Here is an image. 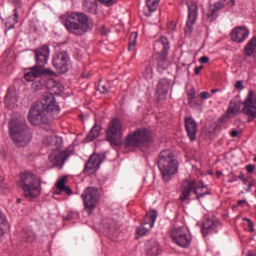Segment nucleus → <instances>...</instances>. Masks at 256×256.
Segmentation results:
<instances>
[{"label":"nucleus","mask_w":256,"mask_h":256,"mask_svg":"<svg viewBox=\"0 0 256 256\" xmlns=\"http://www.w3.org/2000/svg\"><path fill=\"white\" fill-rule=\"evenodd\" d=\"M10 137L17 147H27L33 139V134L29 131L27 123L14 121L9 125Z\"/></svg>","instance_id":"6"},{"label":"nucleus","mask_w":256,"mask_h":256,"mask_svg":"<svg viewBox=\"0 0 256 256\" xmlns=\"http://www.w3.org/2000/svg\"><path fill=\"white\" fill-rule=\"evenodd\" d=\"M100 3H103V5H106L107 7H111L112 5H115V0H98Z\"/></svg>","instance_id":"41"},{"label":"nucleus","mask_w":256,"mask_h":256,"mask_svg":"<svg viewBox=\"0 0 256 256\" xmlns=\"http://www.w3.org/2000/svg\"><path fill=\"white\" fill-rule=\"evenodd\" d=\"M144 77L146 79H153V66L151 64H148L144 71Z\"/></svg>","instance_id":"34"},{"label":"nucleus","mask_w":256,"mask_h":256,"mask_svg":"<svg viewBox=\"0 0 256 256\" xmlns=\"http://www.w3.org/2000/svg\"><path fill=\"white\" fill-rule=\"evenodd\" d=\"M69 157H71L69 150H54L49 155V161L52 163L53 167H60L61 169Z\"/></svg>","instance_id":"17"},{"label":"nucleus","mask_w":256,"mask_h":256,"mask_svg":"<svg viewBox=\"0 0 256 256\" xmlns=\"http://www.w3.org/2000/svg\"><path fill=\"white\" fill-rule=\"evenodd\" d=\"M9 229V222H7V218L5 214L0 211V243L3 242V237H5V233Z\"/></svg>","instance_id":"25"},{"label":"nucleus","mask_w":256,"mask_h":256,"mask_svg":"<svg viewBox=\"0 0 256 256\" xmlns=\"http://www.w3.org/2000/svg\"><path fill=\"white\" fill-rule=\"evenodd\" d=\"M184 124H185L186 133L190 141H195V139H197V131H198L197 122L195 121V119L191 117H186L184 119Z\"/></svg>","instance_id":"21"},{"label":"nucleus","mask_w":256,"mask_h":256,"mask_svg":"<svg viewBox=\"0 0 256 256\" xmlns=\"http://www.w3.org/2000/svg\"><path fill=\"white\" fill-rule=\"evenodd\" d=\"M200 98L201 99H211V94L209 92H201L200 93Z\"/></svg>","instance_id":"42"},{"label":"nucleus","mask_w":256,"mask_h":256,"mask_svg":"<svg viewBox=\"0 0 256 256\" xmlns=\"http://www.w3.org/2000/svg\"><path fill=\"white\" fill-rule=\"evenodd\" d=\"M98 91L100 93H102L103 95H105L106 93H109V88L107 86H105V84H98Z\"/></svg>","instance_id":"38"},{"label":"nucleus","mask_w":256,"mask_h":256,"mask_svg":"<svg viewBox=\"0 0 256 256\" xmlns=\"http://www.w3.org/2000/svg\"><path fill=\"white\" fill-rule=\"evenodd\" d=\"M238 179L244 180L245 179V174H243V172H240L238 175Z\"/></svg>","instance_id":"56"},{"label":"nucleus","mask_w":256,"mask_h":256,"mask_svg":"<svg viewBox=\"0 0 256 256\" xmlns=\"http://www.w3.org/2000/svg\"><path fill=\"white\" fill-rule=\"evenodd\" d=\"M79 119H83V114H80V115H79Z\"/></svg>","instance_id":"64"},{"label":"nucleus","mask_w":256,"mask_h":256,"mask_svg":"<svg viewBox=\"0 0 256 256\" xmlns=\"http://www.w3.org/2000/svg\"><path fill=\"white\" fill-rule=\"evenodd\" d=\"M221 227V221L215 217H207L202 223L201 231L203 237H207L213 233H217V229Z\"/></svg>","instance_id":"16"},{"label":"nucleus","mask_w":256,"mask_h":256,"mask_svg":"<svg viewBox=\"0 0 256 256\" xmlns=\"http://www.w3.org/2000/svg\"><path fill=\"white\" fill-rule=\"evenodd\" d=\"M18 186L24 191L26 199H36L41 195V178L33 173L22 174Z\"/></svg>","instance_id":"5"},{"label":"nucleus","mask_w":256,"mask_h":256,"mask_svg":"<svg viewBox=\"0 0 256 256\" xmlns=\"http://www.w3.org/2000/svg\"><path fill=\"white\" fill-rule=\"evenodd\" d=\"M60 112L61 108L53 95L44 93L40 102L31 105L28 112V121L31 125H51Z\"/></svg>","instance_id":"1"},{"label":"nucleus","mask_w":256,"mask_h":256,"mask_svg":"<svg viewBox=\"0 0 256 256\" xmlns=\"http://www.w3.org/2000/svg\"><path fill=\"white\" fill-rule=\"evenodd\" d=\"M246 171L248 173H253L255 171V165H253V164L246 165Z\"/></svg>","instance_id":"45"},{"label":"nucleus","mask_w":256,"mask_h":256,"mask_svg":"<svg viewBox=\"0 0 256 256\" xmlns=\"http://www.w3.org/2000/svg\"><path fill=\"white\" fill-rule=\"evenodd\" d=\"M178 165L179 162H177L171 150L166 149L159 153L157 166L161 172L163 181L166 183L171 181V177L177 173Z\"/></svg>","instance_id":"4"},{"label":"nucleus","mask_w":256,"mask_h":256,"mask_svg":"<svg viewBox=\"0 0 256 256\" xmlns=\"http://www.w3.org/2000/svg\"><path fill=\"white\" fill-rule=\"evenodd\" d=\"M65 183H67V177H62L56 183L57 189H59V191H61L65 187Z\"/></svg>","instance_id":"37"},{"label":"nucleus","mask_w":256,"mask_h":256,"mask_svg":"<svg viewBox=\"0 0 256 256\" xmlns=\"http://www.w3.org/2000/svg\"><path fill=\"white\" fill-rule=\"evenodd\" d=\"M3 189H5V180L0 176V191H3Z\"/></svg>","instance_id":"50"},{"label":"nucleus","mask_w":256,"mask_h":256,"mask_svg":"<svg viewBox=\"0 0 256 256\" xmlns=\"http://www.w3.org/2000/svg\"><path fill=\"white\" fill-rule=\"evenodd\" d=\"M200 189H205L203 181H200L199 185H197V181L195 180L183 181L181 185V195L179 197L180 201H187L191 195V191H193L198 200H200L201 197H205V195H209V192H199Z\"/></svg>","instance_id":"8"},{"label":"nucleus","mask_w":256,"mask_h":256,"mask_svg":"<svg viewBox=\"0 0 256 256\" xmlns=\"http://www.w3.org/2000/svg\"><path fill=\"white\" fill-rule=\"evenodd\" d=\"M35 55L36 65L30 68V71L24 75L25 81L31 82L33 79H39V77H53L55 72L49 68H45L47 61H49V47L43 45L33 50Z\"/></svg>","instance_id":"2"},{"label":"nucleus","mask_w":256,"mask_h":256,"mask_svg":"<svg viewBox=\"0 0 256 256\" xmlns=\"http://www.w3.org/2000/svg\"><path fill=\"white\" fill-rule=\"evenodd\" d=\"M44 85L48 91L52 92L57 87V81L55 79H48Z\"/></svg>","instance_id":"33"},{"label":"nucleus","mask_w":256,"mask_h":256,"mask_svg":"<svg viewBox=\"0 0 256 256\" xmlns=\"http://www.w3.org/2000/svg\"><path fill=\"white\" fill-rule=\"evenodd\" d=\"M46 141H53V138H51V137L46 138Z\"/></svg>","instance_id":"62"},{"label":"nucleus","mask_w":256,"mask_h":256,"mask_svg":"<svg viewBox=\"0 0 256 256\" xmlns=\"http://www.w3.org/2000/svg\"><path fill=\"white\" fill-rule=\"evenodd\" d=\"M69 54L60 52L53 57L52 65L58 73H67L69 71Z\"/></svg>","instance_id":"13"},{"label":"nucleus","mask_w":256,"mask_h":256,"mask_svg":"<svg viewBox=\"0 0 256 256\" xmlns=\"http://www.w3.org/2000/svg\"><path fill=\"white\" fill-rule=\"evenodd\" d=\"M5 104L8 109H13L17 104V90L15 87L8 88L7 94L5 96Z\"/></svg>","instance_id":"22"},{"label":"nucleus","mask_w":256,"mask_h":256,"mask_svg":"<svg viewBox=\"0 0 256 256\" xmlns=\"http://www.w3.org/2000/svg\"><path fill=\"white\" fill-rule=\"evenodd\" d=\"M23 238L25 241H34L35 240V233L31 230L24 231Z\"/></svg>","instance_id":"35"},{"label":"nucleus","mask_w":256,"mask_h":256,"mask_svg":"<svg viewBox=\"0 0 256 256\" xmlns=\"http://www.w3.org/2000/svg\"><path fill=\"white\" fill-rule=\"evenodd\" d=\"M156 93H158L159 97H161V95L165 97L167 93H169V86L159 82L156 87Z\"/></svg>","instance_id":"29"},{"label":"nucleus","mask_w":256,"mask_h":256,"mask_svg":"<svg viewBox=\"0 0 256 256\" xmlns=\"http://www.w3.org/2000/svg\"><path fill=\"white\" fill-rule=\"evenodd\" d=\"M137 43V32H132L129 37V50Z\"/></svg>","instance_id":"36"},{"label":"nucleus","mask_w":256,"mask_h":256,"mask_svg":"<svg viewBox=\"0 0 256 256\" xmlns=\"http://www.w3.org/2000/svg\"><path fill=\"white\" fill-rule=\"evenodd\" d=\"M151 133L147 128H137L125 138V147H141L145 143H149Z\"/></svg>","instance_id":"10"},{"label":"nucleus","mask_w":256,"mask_h":256,"mask_svg":"<svg viewBox=\"0 0 256 256\" xmlns=\"http://www.w3.org/2000/svg\"><path fill=\"white\" fill-rule=\"evenodd\" d=\"M197 13H198L197 3L189 2L188 3V20L184 28L185 35H191V33H193V25H195V22L197 21Z\"/></svg>","instance_id":"15"},{"label":"nucleus","mask_w":256,"mask_h":256,"mask_svg":"<svg viewBox=\"0 0 256 256\" xmlns=\"http://www.w3.org/2000/svg\"><path fill=\"white\" fill-rule=\"evenodd\" d=\"M252 187H253V183L250 182L249 185H248V187H247V189H246V192H247V193H250Z\"/></svg>","instance_id":"54"},{"label":"nucleus","mask_w":256,"mask_h":256,"mask_svg":"<svg viewBox=\"0 0 256 256\" xmlns=\"http://www.w3.org/2000/svg\"><path fill=\"white\" fill-rule=\"evenodd\" d=\"M201 71H203V65L196 66V68L194 69L195 75H199V73H201Z\"/></svg>","instance_id":"48"},{"label":"nucleus","mask_w":256,"mask_h":256,"mask_svg":"<svg viewBox=\"0 0 256 256\" xmlns=\"http://www.w3.org/2000/svg\"><path fill=\"white\" fill-rule=\"evenodd\" d=\"M231 137H237L239 135V131L237 130H232L230 133Z\"/></svg>","instance_id":"52"},{"label":"nucleus","mask_w":256,"mask_h":256,"mask_svg":"<svg viewBox=\"0 0 256 256\" xmlns=\"http://www.w3.org/2000/svg\"><path fill=\"white\" fill-rule=\"evenodd\" d=\"M243 221H246L247 223H248V227H249V229H250V232L251 233H253L254 231H255V229L253 228L254 227V223H253V221H251V219H249V218H243Z\"/></svg>","instance_id":"40"},{"label":"nucleus","mask_w":256,"mask_h":256,"mask_svg":"<svg viewBox=\"0 0 256 256\" xmlns=\"http://www.w3.org/2000/svg\"><path fill=\"white\" fill-rule=\"evenodd\" d=\"M63 219H64V221H70L71 215H68L67 217H64Z\"/></svg>","instance_id":"59"},{"label":"nucleus","mask_w":256,"mask_h":256,"mask_svg":"<svg viewBox=\"0 0 256 256\" xmlns=\"http://www.w3.org/2000/svg\"><path fill=\"white\" fill-rule=\"evenodd\" d=\"M157 219V211L152 210L148 212L144 218V223L137 229V233L140 236H143L152 229L153 225H155V221Z\"/></svg>","instance_id":"18"},{"label":"nucleus","mask_w":256,"mask_h":256,"mask_svg":"<svg viewBox=\"0 0 256 256\" xmlns=\"http://www.w3.org/2000/svg\"><path fill=\"white\" fill-rule=\"evenodd\" d=\"M245 203H247V200H238V205H243V204H245Z\"/></svg>","instance_id":"57"},{"label":"nucleus","mask_w":256,"mask_h":256,"mask_svg":"<svg viewBox=\"0 0 256 256\" xmlns=\"http://www.w3.org/2000/svg\"><path fill=\"white\" fill-rule=\"evenodd\" d=\"M106 140L111 147H119L123 144V125L119 119L115 118L110 122L106 130Z\"/></svg>","instance_id":"9"},{"label":"nucleus","mask_w":256,"mask_h":256,"mask_svg":"<svg viewBox=\"0 0 256 256\" xmlns=\"http://www.w3.org/2000/svg\"><path fill=\"white\" fill-rule=\"evenodd\" d=\"M46 93H49L50 95H52V97L55 98L54 95H61V93H63V86L60 83L56 82V86L54 87V89H52L51 92Z\"/></svg>","instance_id":"32"},{"label":"nucleus","mask_w":256,"mask_h":256,"mask_svg":"<svg viewBox=\"0 0 256 256\" xmlns=\"http://www.w3.org/2000/svg\"><path fill=\"white\" fill-rule=\"evenodd\" d=\"M171 238L180 247H189L191 245V236L185 233V228L183 227L174 228L171 231Z\"/></svg>","instance_id":"14"},{"label":"nucleus","mask_w":256,"mask_h":256,"mask_svg":"<svg viewBox=\"0 0 256 256\" xmlns=\"http://www.w3.org/2000/svg\"><path fill=\"white\" fill-rule=\"evenodd\" d=\"M17 203H21V198H18V199H17Z\"/></svg>","instance_id":"63"},{"label":"nucleus","mask_w":256,"mask_h":256,"mask_svg":"<svg viewBox=\"0 0 256 256\" xmlns=\"http://www.w3.org/2000/svg\"><path fill=\"white\" fill-rule=\"evenodd\" d=\"M160 1L161 0H146V7L150 11V13L157 11V7H159Z\"/></svg>","instance_id":"31"},{"label":"nucleus","mask_w":256,"mask_h":256,"mask_svg":"<svg viewBox=\"0 0 256 256\" xmlns=\"http://www.w3.org/2000/svg\"><path fill=\"white\" fill-rule=\"evenodd\" d=\"M256 52V37H253L248 41L246 46L244 47V53L247 55V57H251L253 53Z\"/></svg>","instance_id":"26"},{"label":"nucleus","mask_w":256,"mask_h":256,"mask_svg":"<svg viewBox=\"0 0 256 256\" xmlns=\"http://www.w3.org/2000/svg\"><path fill=\"white\" fill-rule=\"evenodd\" d=\"M14 18L15 19H19V14L17 13V9L14 10Z\"/></svg>","instance_id":"58"},{"label":"nucleus","mask_w":256,"mask_h":256,"mask_svg":"<svg viewBox=\"0 0 256 256\" xmlns=\"http://www.w3.org/2000/svg\"><path fill=\"white\" fill-rule=\"evenodd\" d=\"M235 89H238V91H243V81L238 80L235 84Z\"/></svg>","instance_id":"43"},{"label":"nucleus","mask_w":256,"mask_h":256,"mask_svg":"<svg viewBox=\"0 0 256 256\" xmlns=\"http://www.w3.org/2000/svg\"><path fill=\"white\" fill-rule=\"evenodd\" d=\"M169 49V40L165 36H162L154 43V51L156 53V65L159 73H163V71L167 69L166 61Z\"/></svg>","instance_id":"7"},{"label":"nucleus","mask_w":256,"mask_h":256,"mask_svg":"<svg viewBox=\"0 0 256 256\" xmlns=\"http://www.w3.org/2000/svg\"><path fill=\"white\" fill-rule=\"evenodd\" d=\"M221 9H225V4L216 3L214 7L206 13V21H208V23H213V21L217 19V13H219Z\"/></svg>","instance_id":"23"},{"label":"nucleus","mask_w":256,"mask_h":256,"mask_svg":"<svg viewBox=\"0 0 256 256\" xmlns=\"http://www.w3.org/2000/svg\"><path fill=\"white\" fill-rule=\"evenodd\" d=\"M14 5H21V0H11Z\"/></svg>","instance_id":"55"},{"label":"nucleus","mask_w":256,"mask_h":256,"mask_svg":"<svg viewBox=\"0 0 256 256\" xmlns=\"http://www.w3.org/2000/svg\"><path fill=\"white\" fill-rule=\"evenodd\" d=\"M195 95H196V93L193 89L187 93V99H188L189 105H191V103H193V100L195 99Z\"/></svg>","instance_id":"39"},{"label":"nucleus","mask_w":256,"mask_h":256,"mask_svg":"<svg viewBox=\"0 0 256 256\" xmlns=\"http://www.w3.org/2000/svg\"><path fill=\"white\" fill-rule=\"evenodd\" d=\"M37 78H34L32 81V89L33 91H41V89H43L45 87V80H35Z\"/></svg>","instance_id":"30"},{"label":"nucleus","mask_w":256,"mask_h":256,"mask_svg":"<svg viewBox=\"0 0 256 256\" xmlns=\"http://www.w3.org/2000/svg\"><path fill=\"white\" fill-rule=\"evenodd\" d=\"M102 228L107 237H113V235L117 233L119 225L117 224V221H115V219L113 218H104L102 220Z\"/></svg>","instance_id":"20"},{"label":"nucleus","mask_w":256,"mask_h":256,"mask_svg":"<svg viewBox=\"0 0 256 256\" xmlns=\"http://www.w3.org/2000/svg\"><path fill=\"white\" fill-rule=\"evenodd\" d=\"M245 256H256V251H248Z\"/></svg>","instance_id":"53"},{"label":"nucleus","mask_w":256,"mask_h":256,"mask_svg":"<svg viewBox=\"0 0 256 256\" xmlns=\"http://www.w3.org/2000/svg\"><path fill=\"white\" fill-rule=\"evenodd\" d=\"M100 33L102 35H108L109 34V30L105 26H101L100 27Z\"/></svg>","instance_id":"46"},{"label":"nucleus","mask_w":256,"mask_h":256,"mask_svg":"<svg viewBox=\"0 0 256 256\" xmlns=\"http://www.w3.org/2000/svg\"><path fill=\"white\" fill-rule=\"evenodd\" d=\"M103 161H105V156L93 153L85 163L83 173L86 175H95V172L99 171V167H101Z\"/></svg>","instance_id":"12"},{"label":"nucleus","mask_w":256,"mask_h":256,"mask_svg":"<svg viewBox=\"0 0 256 256\" xmlns=\"http://www.w3.org/2000/svg\"><path fill=\"white\" fill-rule=\"evenodd\" d=\"M238 179V176L233 175L232 178L228 180V183H235V181H237Z\"/></svg>","instance_id":"51"},{"label":"nucleus","mask_w":256,"mask_h":256,"mask_svg":"<svg viewBox=\"0 0 256 256\" xmlns=\"http://www.w3.org/2000/svg\"><path fill=\"white\" fill-rule=\"evenodd\" d=\"M63 25L71 35L75 37H83L85 33L91 31V24H89V16L83 12H72L64 19Z\"/></svg>","instance_id":"3"},{"label":"nucleus","mask_w":256,"mask_h":256,"mask_svg":"<svg viewBox=\"0 0 256 256\" xmlns=\"http://www.w3.org/2000/svg\"><path fill=\"white\" fill-rule=\"evenodd\" d=\"M200 63H209V57L207 56H202L200 59H199Z\"/></svg>","instance_id":"49"},{"label":"nucleus","mask_w":256,"mask_h":256,"mask_svg":"<svg viewBox=\"0 0 256 256\" xmlns=\"http://www.w3.org/2000/svg\"><path fill=\"white\" fill-rule=\"evenodd\" d=\"M245 102H243V105ZM241 105L242 103L240 101H234L230 102V105L227 110L228 115H237V113H241Z\"/></svg>","instance_id":"27"},{"label":"nucleus","mask_w":256,"mask_h":256,"mask_svg":"<svg viewBox=\"0 0 256 256\" xmlns=\"http://www.w3.org/2000/svg\"><path fill=\"white\" fill-rule=\"evenodd\" d=\"M63 193H66V195H73V190H71V188L65 186L62 190Z\"/></svg>","instance_id":"44"},{"label":"nucleus","mask_w":256,"mask_h":256,"mask_svg":"<svg viewBox=\"0 0 256 256\" xmlns=\"http://www.w3.org/2000/svg\"><path fill=\"white\" fill-rule=\"evenodd\" d=\"M229 7H235V0H223Z\"/></svg>","instance_id":"47"},{"label":"nucleus","mask_w":256,"mask_h":256,"mask_svg":"<svg viewBox=\"0 0 256 256\" xmlns=\"http://www.w3.org/2000/svg\"><path fill=\"white\" fill-rule=\"evenodd\" d=\"M242 183H243L244 185H247V183H248L247 178H244V179L242 180Z\"/></svg>","instance_id":"60"},{"label":"nucleus","mask_w":256,"mask_h":256,"mask_svg":"<svg viewBox=\"0 0 256 256\" xmlns=\"http://www.w3.org/2000/svg\"><path fill=\"white\" fill-rule=\"evenodd\" d=\"M217 91H219L218 89H212L211 93H217Z\"/></svg>","instance_id":"61"},{"label":"nucleus","mask_w":256,"mask_h":256,"mask_svg":"<svg viewBox=\"0 0 256 256\" xmlns=\"http://www.w3.org/2000/svg\"><path fill=\"white\" fill-rule=\"evenodd\" d=\"M249 37V29L245 26H237L231 32V39L235 43H243Z\"/></svg>","instance_id":"19"},{"label":"nucleus","mask_w":256,"mask_h":256,"mask_svg":"<svg viewBox=\"0 0 256 256\" xmlns=\"http://www.w3.org/2000/svg\"><path fill=\"white\" fill-rule=\"evenodd\" d=\"M100 133H101V126L94 125L93 128L90 130L89 134L87 135L88 141H93V139H97Z\"/></svg>","instance_id":"28"},{"label":"nucleus","mask_w":256,"mask_h":256,"mask_svg":"<svg viewBox=\"0 0 256 256\" xmlns=\"http://www.w3.org/2000/svg\"><path fill=\"white\" fill-rule=\"evenodd\" d=\"M161 255V247L159 246V242L150 241L147 244L146 248V256H158Z\"/></svg>","instance_id":"24"},{"label":"nucleus","mask_w":256,"mask_h":256,"mask_svg":"<svg viewBox=\"0 0 256 256\" xmlns=\"http://www.w3.org/2000/svg\"><path fill=\"white\" fill-rule=\"evenodd\" d=\"M81 198L84 203L85 211L91 213L95 207H97V203H99V199H101V194L99 193V189L87 187L81 194Z\"/></svg>","instance_id":"11"}]
</instances>
